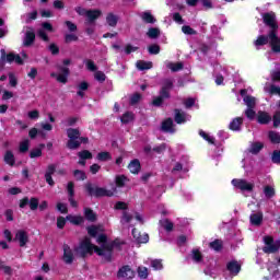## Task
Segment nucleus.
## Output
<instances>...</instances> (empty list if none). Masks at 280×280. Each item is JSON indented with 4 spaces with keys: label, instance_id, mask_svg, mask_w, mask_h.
<instances>
[{
    "label": "nucleus",
    "instance_id": "obj_49",
    "mask_svg": "<svg viewBox=\"0 0 280 280\" xmlns=\"http://www.w3.org/2000/svg\"><path fill=\"white\" fill-rule=\"evenodd\" d=\"M141 94L140 93H135L131 95L130 100H129V104L130 106H136V104H139V102H141Z\"/></svg>",
    "mask_w": 280,
    "mask_h": 280
},
{
    "label": "nucleus",
    "instance_id": "obj_64",
    "mask_svg": "<svg viewBox=\"0 0 280 280\" xmlns=\"http://www.w3.org/2000/svg\"><path fill=\"white\" fill-rule=\"evenodd\" d=\"M273 128L280 127V112H276L273 115Z\"/></svg>",
    "mask_w": 280,
    "mask_h": 280
},
{
    "label": "nucleus",
    "instance_id": "obj_31",
    "mask_svg": "<svg viewBox=\"0 0 280 280\" xmlns=\"http://www.w3.org/2000/svg\"><path fill=\"white\" fill-rule=\"evenodd\" d=\"M264 150V142H254L250 144L248 152L250 154H259Z\"/></svg>",
    "mask_w": 280,
    "mask_h": 280
},
{
    "label": "nucleus",
    "instance_id": "obj_43",
    "mask_svg": "<svg viewBox=\"0 0 280 280\" xmlns=\"http://www.w3.org/2000/svg\"><path fill=\"white\" fill-rule=\"evenodd\" d=\"M78 156H79V159H81L83 161H89V160L93 159V153H91V151H89V150H83L78 153Z\"/></svg>",
    "mask_w": 280,
    "mask_h": 280
},
{
    "label": "nucleus",
    "instance_id": "obj_63",
    "mask_svg": "<svg viewBox=\"0 0 280 280\" xmlns=\"http://www.w3.org/2000/svg\"><path fill=\"white\" fill-rule=\"evenodd\" d=\"M272 163H280V150H275L271 155Z\"/></svg>",
    "mask_w": 280,
    "mask_h": 280
},
{
    "label": "nucleus",
    "instance_id": "obj_57",
    "mask_svg": "<svg viewBox=\"0 0 280 280\" xmlns=\"http://www.w3.org/2000/svg\"><path fill=\"white\" fill-rule=\"evenodd\" d=\"M151 266L153 267V270H163V260L154 259L151 261Z\"/></svg>",
    "mask_w": 280,
    "mask_h": 280
},
{
    "label": "nucleus",
    "instance_id": "obj_54",
    "mask_svg": "<svg viewBox=\"0 0 280 280\" xmlns=\"http://www.w3.org/2000/svg\"><path fill=\"white\" fill-rule=\"evenodd\" d=\"M152 150L156 154H163L165 152V150H167V143L163 142L160 145L154 147Z\"/></svg>",
    "mask_w": 280,
    "mask_h": 280
},
{
    "label": "nucleus",
    "instance_id": "obj_40",
    "mask_svg": "<svg viewBox=\"0 0 280 280\" xmlns=\"http://www.w3.org/2000/svg\"><path fill=\"white\" fill-rule=\"evenodd\" d=\"M182 32L183 34H186V36H196V34H198V31L194 30L189 25L182 26Z\"/></svg>",
    "mask_w": 280,
    "mask_h": 280
},
{
    "label": "nucleus",
    "instance_id": "obj_16",
    "mask_svg": "<svg viewBox=\"0 0 280 280\" xmlns=\"http://www.w3.org/2000/svg\"><path fill=\"white\" fill-rule=\"evenodd\" d=\"M83 215L88 222H97V212L93 211L89 207L83 208Z\"/></svg>",
    "mask_w": 280,
    "mask_h": 280
},
{
    "label": "nucleus",
    "instance_id": "obj_13",
    "mask_svg": "<svg viewBox=\"0 0 280 280\" xmlns=\"http://www.w3.org/2000/svg\"><path fill=\"white\" fill-rule=\"evenodd\" d=\"M15 240L19 242L20 247L24 248V246H27V242H30V235H27L25 230H19L15 234Z\"/></svg>",
    "mask_w": 280,
    "mask_h": 280
},
{
    "label": "nucleus",
    "instance_id": "obj_60",
    "mask_svg": "<svg viewBox=\"0 0 280 280\" xmlns=\"http://www.w3.org/2000/svg\"><path fill=\"white\" fill-rule=\"evenodd\" d=\"M138 277H140V279H148V268L138 267Z\"/></svg>",
    "mask_w": 280,
    "mask_h": 280
},
{
    "label": "nucleus",
    "instance_id": "obj_10",
    "mask_svg": "<svg viewBox=\"0 0 280 280\" xmlns=\"http://www.w3.org/2000/svg\"><path fill=\"white\" fill-rule=\"evenodd\" d=\"M16 58V54L14 52H5V49L0 50V67H5V63L12 65L14 62V59Z\"/></svg>",
    "mask_w": 280,
    "mask_h": 280
},
{
    "label": "nucleus",
    "instance_id": "obj_38",
    "mask_svg": "<svg viewBox=\"0 0 280 280\" xmlns=\"http://www.w3.org/2000/svg\"><path fill=\"white\" fill-rule=\"evenodd\" d=\"M243 102L246 104L247 108H255V106H257V100L250 95L245 96Z\"/></svg>",
    "mask_w": 280,
    "mask_h": 280
},
{
    "label": "nucleus",
    "instance_id": "obj_21",
    "mask_svg": "<svg viewBox=\"0 0 280 280\" xmlns=\"http://www.w3.org/2000/svg\"><path fill=\"white\" fill-rule=\"evenodd\" d=\"M63 261L65 264H73V252L67 244L63 245Z\"/></svg>",
    "mask_w": 280,
    "mask_h": 280
},
{
    "label": "nucleus",
    "instance_id": "obj_2",
    "mask_svg": "<svg viewBox=\"0 0 280 280\" xmlns=\"http://www.w3.org/2000/svg\"><path fill=\"white\" fill-rule=\"evenodd\" d=\"M69 65H71V59H63L62 65L57 63L56 69L59 73L51 72L50 78H56L57 82H60V84H67V82H69V75H71Z\"/></svg>",
    "mask_w": 280,
    "mask_h": 280
},
{
    "label": "nucleus",
    "instance_id": "obj_47",
    "mask_svg": "<svg viewBox=\"0 0 280 280\" xmlns=\"http://www.w3.org/2000/svg\"><path fill=\"white\" fill-rule=\"evenodd\" d=\"M192 260H195L196 264H200L202 261V253L200 249H192Z\"/></svg>",
    "mask_w": 280,
    "mask_h": 280
},
{
    "label": "nucleus",
    "instance_id": "obj_44",
    "mask_svg": "<svg viewBox=\"0 0 280 280\" xmlns=\"http://www.w3.org/2000/svg\"><path fill=\"white\" fill-rule=\"evenodd\" d=\"M86 230L90 237H97V233H100V226L97 225H90L86 228Z\"/></svg>",
    "mask_w": 280,
    "mask_h": 280
},
{
    "label": "nucleus",
    "instance_id": "obj_46",
    "mask_svg": "<svg viewBox=\"0 0 280 280\" xmlns=\"http://www.w3.org/2000/svg\"><path fill=\"white\" fill-rule=\"evenodd\" d=\"M184 67H185V65H183V62H175V63L168 65V69H171V71H173V73L182 71V69H184Z\"/></svg>",
    "mask_w": 280,
    "mask_h": 280
},
{
    "label": "nucleus",
    "instance_id": "obj_52",
    "mask_svg": "<svg viewBox=\"0 0 280 280\" xmlns=\"http://www.w3.org/2000/svg\"><path fill=\"white\" fill-rule=\"evenodd\" d=\"M19 150H20V152H21L22 154H25V152H27V151L30 150V140L26 139V140H24V141H22V142L20 143Z\"/></svg>",
    "mask_w": 280,
    "mask_h": 280
},
{
    "label": "nucleus",
    "instance_id": "obj_33",
    "mask_svg": "<svg viewBox=\"0 0 280 280\" xmlns=\"http://www.w3.org/2000/svg\"><path fill=\"white\" fill-rule=\"evenodd\" d=\"M136 67L139 71H148L149 69H152V61L139 60L137 61Z\"/></svg>",
    "mask_w": 280,
    "mask_h": 280
},
{
    "label": "nucleus",
    "instance_id": "obj_53",
    "mask_svg": "<svg viewBox=\"0 0 280 280\" xmlns=\"http://www.w3.org/2000/svg\"><path fill=\"white\" fill-rule=\"evenodd\" d=\"M40 156H43V149L36 148L31 150L30 159H38Z\"/></svg>",
    "mask_w": 280,
    "mask_h": 280
},
{
    "label": "nucleus",
    "instance_id": "obj_26",
    "mask_svg": "<svg viewBox=\"0 0 280 280\" xmlns=\"http://www.w3.org/2000/svg\"><path fill=\"white\" fill-rule=\"evenodd\" d=\"M3 161L7 165H10V167H14V165L16 164V159L14 158V153L10 150H8L4 153Z\"/></svg>",
    "mask_w": 280,
    "mask_h": 280
},
{
    "label": "nucleus",
    "instance_id": "obj_22",
    "mask_svg": "<svg viewBox=\"0 0 280 280\" xmlns=\"http://www.w3.org/2000/svg\"><path fill=\"white\" fill-rule=\"evenodd\" d=\"M128 170L131 174H139L141 172V162L137 159L132 160L128 165Z\"/></svg>",
    "mask_w": 280,
    "mask_h": 280
},
{
    "label": "nucleus",
    "instance_id": "obj_59",
    "mask_svg": "<svg viewBox=\"0 0 280 280\" xmlns=\"http://www.w3.org/2000/svg\"><path fill=\"white\" fill-rule=\"evenodd\" d=\"M114 209H116V211H126L128 209V203L124 201H118L115 203Z\"/></svg>",
    "mask_w": 280,
    "mask_h": 280
},
{
    "label": "nucleus",
    "instance_id": "obj_36",
    "mask_svg": "<svg viewBox=\"0 0 280 280\" xmlns=\"http://www.w3.org/2000/svg\"><path fill=\"white\" fill-rule=\"evenodd\" d=\"M268 139L271 141V143H273V145H277L280 143V133L277 131H269Z\"/></svg>",
    "mask_w": 280,
    "mask_h": 280
},
{
    "label": "nucleus",
    "instance_id": "obj_29",
    "mask_svg": "<svg viewBox=\"0 0 280 280\" xmlns=\"http://www.w3.org/2000/svg\"><path fill=\"white\" fill-rule=\"evenodd\" d=\"M141 19L143 21V23L150 24V25H154V23H156V18H154V15H152V12L150 11H145L141 14Z\"/></svg>",
    "mask_w": 280,
    "mask_h": 280
},
{
    "label": "nucleus",
    "instance_id": "obj_9",
    "mask_svg": "<svg viewBox=\"0 0 280 280\" xmlns=\"http://www.w3.org/2000/svg\"><path fill=\"white\" fill-rule=\"evenodd\" d=\"M26 205L30 206L31 211H36L38 209V198L32 197L31 199L28 197H24L20 200V209H25Z\"/></svg>",
    "mask_w": 280,
    "mask_h": 280
},
{
    "label": "nucleus",
    "instance_id": "obj_35",
    "mask_svg": "<svg viewBox=\"0 0 280 280\" xmlns=\"http://www.w3.org/2000/svg\"><path fill=\"white\" fill-rule=\"evenodd\" d=\"M165 100H170V97H166L163 94H160L159 96H155L152 101V105L155 106L156 108H160V106H163V102H165Z\"/></svg>",
    "mask_w": 280,
    "mask_h": 280
},
{
    "label": "nucleus",
    "instance_id": "obj_11",
    "mask_svg": "<svg viewBox=\"0 0 280 280\" xmlns=\"http://www.w3.org/2000/svg\"><path fill=\"white\" fill-rule=\"evenodd\" d=\"M172 89H174V81L172 79H164L160 90V95H165L166 97L171 98L172 94L170 93Z\"/></svg>",
    "mask_w": 280,
    "mask_h": 280
},
{
    "label": "nucleus",
    "instance_id": "obj_55",
    "mask_svg": "<svg viewBox=\"0 0 280 280\" xmlns=\"http://www.w3.org/2000/svg\"><path fill=\"white\" fill-rule=\"evenodd\" d=\"M264 194L266 198H275V188H272L271 186H265Z\"/></svg>",
    "mask_w": 280,
    "mask_h": 280
},
{
    "label": "nucleus",
    "instance_id": "obj_5",
    "mask_svg": "<svg viewBox=\"0 0 280 280\" xmlns=\"http://www.w3.org/2000/svg\"><path fill=\"white\" fill-rule=\"evenodd\" d=\"M81 257L92 255L93 250L96 255H104V249L97 245H93L90 240H85L80 244Z\"/></svg>",
    "mask_w": 280,
    "mask_h": 280
},
{
    "label": "nucleus",
    "instance_id": "obj_23",
    "mask_svg": "<svg viewBox=\"0 0 280 280\" xmlns=\"http://www.w3.org/2000/svg\"><path fill=\"white\" fill-rule=\"evenodd\" d=\"M66 220L69 221L70 224H73L74 226H80V224H84V217L82 215H67Z\"/></svg>",
    "mask_w": 280,
    "mask_h": 280
},
{
    "label": "nucleus",
    "instance_id": "obj_34",
    "mask_svg": "<svg viewBox=\"0 0 280 280\" xmlns=\"http://www.w3.org/2000/svg\"><path fill=\"white\" fill-rule=\"evenodd\" d=\"M160 224L167 233H172V231H174V223L170 221V219L160 220Z\"/></svg>",
    "mask_w": 280,
    "mask_h": 280
},
{
    "label": "nucleus",
    "instance_id": "obj_8",
    "mask_svg": "<svg viewBox=\"0 0 280 280\" xmlns=\"http://www.w3.org/2000/svg\"><path fill=\"white\" fill-rule=\"evenodd\" d=\"M135 270H132L130 265H124L117 271V279L131 280L135 277Z\"/></svg>",
    "mask_w": 280,
    "mask_h": 280
},
{
    "label": "nucleus",
    "instance_id": "obj_28",
    "mask_svg": "<svg viewBox=\"0 0 280 280\" xmlns=\"http://www.w3.org/2000/svg\"><path fill=\"white\" fill-rule=\"evenodd\" d=\"M279 248H280V243L276 242V243H271V245H267L262 248L264 253H266L267 255H271L275 253H279Z\"/></svg>",
    "mask_w": 280,
    "mask_h": 280
},
{
    "label": "nucleus",
    "instance_id": "obj_37",
    "mask_svg": "<svg viewBox=\"0 0 280 280\" xmlns=\"http://www.w3.org/2000/svg\"><path fill=\"white\" fill-rule=\"evenodd\" d=\"M147 36L149 38L156 39L161 36V30L159 27H150L147 32Z\"/></svg>",
    "mask_w": 280,
    "mask_h": 280
},
{
    "label": "nucleus",
    "instance_id": "obj_17",
    "mask_svg": "<svg viewBox=\"0 0 280 280\" xmlns=\"http://www.w3.org/2000/svg\"><path fill=\"white\" fill-rule=\"evenodd\" d=\"M272 121V117L268 115L267 112L259 110L257 114V122L261 126H267V124H270Z\"/></svg>",
    "mask_w": 280,
    "mask_h": 280
},
{
    "label": "nucleus",
    "instance_id": "obj_56",
    "mask_svg": "<svg viewBox=\"0 0 280 280\" xmlns=\"http://www.w3.org/2000/svg\"><path fill=\"white\" fill-rule=\"evenodd\" d=\"M94 79L97 82L104 83V82H106V73H104L102 71H96L94 74Z\"/></svg>",
    "mask_w": 280,
    "mask_h": 280
},
{
    "label": "nucleus",
    "instance_id": "obj_18",
    "mask_svg": "<svg viewBox=\"0 0 280 280\" xmlns=\"http://www.w3.org/2000/svg\"><path fill=\"white\" fill-rule=\"evenodd\" d=\"M244 125V118L242 117H236L234 118L230 125L229 128L233 131V132H240V130H242V126Z\"/></svg>",
    "mask_w": 280,
    "mask_h": 280
},
{
    "label": "nucleus",
    "instance_id": "obj_41",
    "mask_svg": "<svg viewBox=\"0 0 280 280\" xmlns=\"http://www.w3.org/2000/svg\"><path fill=\"white\" fill-rule=\"evenodd\" d=\"M80 40V37L73 33H69L65 35V43L69 45V43H78Z\"/></svg>",
    "mask_w": 280,
    "mask_h": 280
},
{
    "label": "nucleus",
    "instance_id": "obj_20",
    "mask_svg": "<svg viewBox=\"0 0 280 280\" xmlns=\"http://www.w3.org/2000/svg\"><path fill=\"white\" fill-rule=\"evenodd\" d=\"M249 222L253 226H261V223L264 222V214L261 212L252 213Z\"/></svg>",
    "mask_w": 280,
    "mask_h": 280
},
{
    "label": "nucleus",
    "instance_id": "obj_6",
    "mask_svg": "<svg viewBox=\"0 0 280 280\" xmlns=\"http://www.w3.org/2000/svg\"><path fill=\"white\" fill-rule=\"evenodd\" d=\"M116 244L117 241H113L112 243L102 245L101 250H103V254L98 255V257H103L102 264H110L113 261V250Z\"/></svg>",
    "mask_w": 280,
    "mask_h": 280
},
{
    "label": "nucleus",
    "instance_id": "obj_27",
    "mask_svg": "<svg viewBox=\"0 0 280 280\" xmlns=\"http://www.w3.org/2000/svg\"><path fill=\"white\" fill-rule=\"evenodd\" d=\"M174 119L179 125L185 124L187 121V114L185 112H183L182 109L176 108Z\"/></svg>",
    "mask_w": 280,
    "mask_h": 280
},
{
    "label": "nucleus",
    "instance_id": "obj_51",
    "mask_svg": "<svg viewBox=\"0 0 280 280\" xmlns=\"http://www.w3.org/2000/svg\"><path fill=\"white\" fill-rule=\"evenodd\" d=\"M199 135L202 137V139H205V141H208V143L215 145V139L211 138V136H209V133L205 132L203 130H200Z\"/></svg>",
    "mask_w": 280,
    "mask_h": 280
},
{
    "label": "nucleus",
    "instance_id": "obj_24",
    "mask_svg": "<svg viewBox=\"0 0 280 280\" xmlns=\"http://www.w3.org/2000/svg\"><path fill=\"white\" fill-rule=\"evenodd\" d=\"M209 248H211L215 253H220L222 252V248H224V242L220 238H215L214 241L209 243Z\"/></svg>",
    "mask_w": 280,
    "mask_h": 280
},
{
    "label": "nucleus",
    "instance_id": "obj_12",
    "mask_svg": "<svg viewBox=\"0 0 280 280\" xmlns=\"http://www.w3.org/2000/svg\"><path fill=\"white\" fill-rule=\"evenodd\" d=\"M35 40H36V33L34 32V27L28 26L24 36L23 45L24 47H32Z\"/></svg>",
    "mask_w": 280,
    "mask_h": 280
},
{
    "label": "nucleus",
    "instance_id": "obj_45",
    "mask_svg": "<svg viewBox=\"0 0 280 280\" xmlns=\"http://www.w3.org/2000/svg\"><path fill=\"white\" fill-rule=\"evenodd\" d=\"M68 198L75 197V184L73 182H69L67 185Z\"/></svg>",
    "mask_w": 280,
    "mask_h": 280
},
{
    "label": "nucleus",
    "instance_id": "obj_61",
    "mask_svg": "<svg viewBox=\"0 0 280 280\" xmlns=\"http://www.w3.org/2000/svg\"><path fill=\"white\" fill-rule=\"evenodd\" d=\"M136 242L138 244H148V242H150V235L147 233L140 234V237Z\"/></svg>",
    "mask_w": 280,
    "mask_h": 280
},
{
    "label": "nucleus",
    "instance_id": "obj_62",
    "mask_svg": "<svg viewBox=\"0 0 280 280\" xmlns=\"http://www.w3.org/2000/svg\"><path fill=\"white\" fill-rule=\"evenodd\" d=\"M56 174V164H49L47 166V170H46V173H45V176H52Z\"/></svg>",
    "mask_w": 280,
    "mask_h": 280
},
{
    "label": "nucleus",
    "instance_id": "obj_14",
    "mask_svg": "<svg viewBox=\"0 0 280 280\" xmlns=\"http://www.w3.org/2000/svg\"><path fill=\"white\" fill-rule=\"evenodd\" d=\"M160 130L162 132H170L171 135L176 132V129H174V120L172 118L163 120Z\"/></svg>",
    "mask_w": 280,
    "mask_h": 280
},
{
    "label": "nucleus",
    "instance_id": "obj_50",
    "mask_svg": "<svg viewBox=\"0 0 280 280\" xmlns=\"http://www.w3.org/2000/svg\"><path fill=\"white\" fill-rule=\"evenodd\" d=\"M255 115H257V113L255 112V107H247V109L245 110V117H247L249 121H253V119H255Z\"/></svg>",
    "mask_w": 280,
    "mask_h": 280
},
{
    "label": "nucleus",
    "instance_id": "obj_7",
    "mask_svg": "<svg viewBox=\"0 0 280 280\" xmlns=\"http://www.w3.org/2000/svg\"><path fill=\"white\" fill-rule=\"evenodd\" d=\"M233 187H236V189H241V191H253L255 189V184L247 183L246 179H232Z\"/></svg>",
    "mask_w": 280,
    "mask_h": 280
},
{
    "label": "nucleus",
    "instance_id": "obj_4",
    "mask_svg": "<svg viewBox=\"0 0 280 280\" xmlns=\"http://www.w3.org/2000/svg\"><path fill=\"white\" fill-rule=\"evenodd\" d=\"M82 132H80V129L78 128H68L67 129V137L68 141L66 143V147L68 150H78L80 149V137Z\"/></svg>",
    "mask_w": 280,
    "mask_h": 280
},
{
    "label": "nucleus",
    "instance_id": "obj_25",
    "mask_svg": "<svg viewBox=\"0 0 280 280\" xmlns=\"http://www.w3.org/2000/svg\"><path fill=\"white\" fill-rule=\"evenodd\" d=\"M106 23L109 27H117V23H119V16L115 15L113 12H109L106 15Z\"/></svg>",
    "mask_w": 280,
    "mask_h": 280
},
{
    "label": "nucleus",
    "instance_id": "obj_3",
    "mask_svg": "<svg viewBox=\"0 0 280 280\" xmlns=\"http://www.w3.org/2000/svg\"><path fill=\"white\" fill-rule=\"evenodd\" d=\"M84 188L88 196H90L91 198H113L114 196L113 190H108L104 187L96 186L92 183L85 184Z\"/></svg>",
    "mask_w": 280,
    "mask_h": 280
},
{
    "label": "nucleus",
    "instance_id": "obj_42",
    "mask_svg": "<svg viewBox=\"0 0 280 280\" xmlns=\"http://www.w3.org/2000/svg\"><path fill=\"white\" fill-rule=\"evenodd\" d=\"M126 180H128V177L126 175H118L115 178L116 187H126Z\"/></svg>",
    "mask_w": 280,
    "mask_h": 280
},
{
    "label": "nucleus",
    "instance_id": "obj_1",
    "mask_svg": "<svg viewBox=\"0 0 280 280\" xmlns=\"http://www.w3.org/2000/svg\"><path fill=\"white\" fill-rule=\"evenodd\" d=\"M262 23L269 27V45L273 54H280L279 23H277V14L275 12H266L262 14Z\"/></svg>",
    "mask_w": 280,
    "mask_h": 280
},
{
    "label": "nucleus",
    "instance_id": "obj_30",
    "mask_svg": "<svg viewBox=\"0 0 280 280\" xmlns=\"http://www.w3.org/2000/svg\"><path fill=\"white\" fill-rule=\"evenodd\" d=\"M268 40H270V33L268 35H259L254 42V45L256 47H264V45H268Z\"/></svg>",
    "mask_w": 280,
    "mask_h": 280
},
{
    "label": "nucleus",
    "instance_id": "obj_58",
    "mask_svg": "<svg viewBox=\"0 0 280 280\" xmlns=\"http://www.w3.org/2000/svg\"><path fill=\"white\" fill-rule=\"evenodd\" d=\"M149 54L156 56L158 54H161V46L153 44L149 46Z\"/></svg>",
    "mask_w": 280,
    "mask_h": 280
},
{
    "label": "nucleus",
    "instance_id": "obj_32",
    "mask_svg": "<svg viewBox=\"0 0 280 280\" xmlns=\"http://www.w3.org/2000/svg\"><path fill=\"white\" fill-rule=\"evenodd\" d=\"M96 159L102 163H106V161H113V155L108 151H102L97 153Z\"/></svg>",
    "mask_w": 280,
    "mask_h": 280
},
{
    "label": "nucleus",
    "instance_id": "obj_39",
    "mask_svg": "<svg viewBox=\"0 0 280 280\" xmlns=\"http://www.w3.org/2000/svg\"><path fill=\"white\" fill-rule=\"evenodd\" d=\"M135 120V114L132 112H126L122 114L120 121L121 124H130V121Z\"/></svg>",
    "mask_w": 280,
    "mask_h": 280
},
{
    "label": "nucleus",
    "instance_id": "obj_19",
    "mask_svg": "<svg viewBox=\"0 0 280 280\" xmlns=\"http://www.w3.org/2000/svg\"><path fill=\"white\" fill-rule=\"evenodd\" d=\"M100 16H102V10L100 9L88 10L86 12V19L89 23H95Z\"/></svg>",
    "mask_w": 280,
    "mask_h": 280
},
{
    "label": "nucleus",
    "instance_id": "obj_48",
    "mask_svg": "<svg viewBox=\"0 0 280 280\" xmlns=\"http://www.w3.org/2000/svg\"><path fill=\"white\" fill-rule=\"evenodd\" d=\"M73 176L77 180H86V173L84 171L74 170Z\"/></svg>",
    "mask_w": 280,
    "mask_h": 280
},
{
    "label": "nucleus",
    "instance_id": "obj_15",
    "mask_svg": "<svg viewBox=\"0 0 280 280\" xmlns=\"http://www.w3.org/2000/svg\"><path fill=\"white\" fill-rule=\"evenodd\" d=\"M226 270H229L230 275L237 276L242 271V265L237 260H231L226 264Z\"/></svg>",
    "mask_w": 280,
    "mask_h": 280
}]
</instances>
